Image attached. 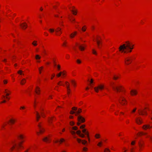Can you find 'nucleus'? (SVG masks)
Wrapping results in <instances>:
<instances>
[{
  "label": "nucleus",
  "mask_w": 152,
  "mask_h": 152,
  "mask_svg": "<svg viewBox=\"0 0 152 152\" xmlns=\"http://www.w3.org/2000/svg\"><path fill=\"white\" fill-rule=\"evenodd\" d=\"M97 145L99 147H102L103 145V142L102 141L99 142L97 144Z\"/></svg>",
  "instance_id": "obj_38"
},
{
  "label": "nucleus",
  "mask_w": 152,
  "mask_h": 152,
  "mask_svg": "<svg viewBox=\"0 0 152 152\" xmlns=\"http://www.w3.org/2000/svg\"><path fill=\"white\" fill-rule=\"evenodd\" d=\"M92 53L94 55L96 56L97 55V53L96 51L94 49H93L92 50Z\"/></svg>",
  "instance_id": "obj_53"
},
{
  "label": "nucleus",
  "mask_w": 152,
  "mask_h": 152,
  "mask_svg": "<svg viewBox=\"0 0 152 152\" xmlns=\"http://www.w3.org/2000/svg\"><path fill=\"white\" fill-rule=\"evenodd\" d=\"M96 39L97 47L99 49H101L102 47V40L101 37L96 36Z\"/></svg>",
  "instance_id": "obj_6"
},
{
  "label": "nucleus",
  "mask_w": 152,
  "mask_h": 152,
  "mask_svg": "<svg viewBox=\"0 0 152 152\" xmlns=\"http://www.w3.org/2000/svg\"><path fill=\"white\" fill-rule=\"evenodd\" d=\"M7 125V123L6 122L4 123L2 125L1 127V130H3L5 129V127Z\"/></svg>",
  "instance_id": "obj_30"
},
{
  "label": "nucleus",
  "mask_w": 152,
  "mask_h": 152,
  "mask_svg": "<svg viewBox=\"0 0 152 152\" xmlns=\"http://www.w3.org/2000/svg\"><path fill=\"white\" fill-rule=\"evenodd\" d=\"M139 148V152H141L145 148V143L144 141L142 140H140L138 143Z\"/></svg>",
  "instance_id": "obj_9"
},
{
  "label": "nucleus",
  "mask_w": 152,
  "mask_h": 152,
  "mask_svg": "<svg viewBox=\"0 0 152 152\" xmlns=\"http://www.w3.org/2000/svg\"><path fill=\"white\" fill-rule=\"evenodd\" d=\"M135 121L136 123L138 125H140L143 123L142 119L140 117L137 118L135 120Z\"/></svg>",
  "instance_id": "obj_19"
},
{
  "label": "nucleus",
  "mask_w": 152,
  "mask_h": 152,
  "mask_svg": "<svg viewBox=\"0 0 152 152\" xmlns=\"http://www.w3.org/2000/svg\"><path fill=\"white\" fill-rule=\"evenodd\" d=\"M82 143L83 145H85L87 143V141L85 140H82Z\"/></svg>",
  "instance_id": "obj_62"
},
{
  "label": "nucleus",
  "mask_w": 152,
  "mask_h": 152,
  "mask_svg": "<svg viewBox=\"0 0 152 152\" xmlns=\"http://www.w3.org/2000/svg\"><path fill=\"white\" fill-rule=\"evenodd\" d=\"M40 118V116L39 113L37 112H36V118L37 121H38Z\"/></svg>",
  "instance_id": "obj_39"
},
{
  "label": "nucleus",
  "mask_w": 152,
  "mask_h": 152,
  "mask_svg": "<svg viewBox=\"0 0 152 152\" xmlns=\"http://www.w3.org/2000/svg\"><path fill=\"white\" fill-rule=\"evenodd\" d=\"M70 82L74 87H76L77 86V83L74 80H71Z\"/></svg>",
  "instance_id": "obj_32"
},
{
  "label": "nucleus",
  "mask_w": 152,
  "mask_h": 152,
  "mask_svg": "<svg viewBox=\"0 0 152 152\" xmlns=\"http://www.w3.org/2000/svg\"><path fill=\"white\" fill-rule=\"evenodd\" d=\"M76 62L78 64H80L81 63V60L79 59H77L76 61Z\"/></svg>",
  "instance_id": "obj_63"
},
{
  "label": "nucleus",
  "mask_w": 152,
  "mask_h": 152,
  "mask_svg": "<svg viewBox=\"0 0 152 152\" xmlns=\"http://www.w3.org/2000/svg\"><path fill=\"white\" fill-rule=\"evenodd\" d=\"M142 128L143 130L146 131L152 129V126L149 124H145L143 125Z\"/></svg>",
  "instance_id": "obj_17"
},
{
  "label": "nucleus",
  "mask_w": 152,
  "mask_h": 152,
  "mask_svg": "<svg viewBox=\"0 0 152 152\" xmlns=\"http://www.w3.org/2000/svg\"><path fill=\"white\" fill-rule=\"evenodd\" d=\"M119 102L122 106H125L128 104V101L126 98L122 96L119 97Z\"/></svg>",
  "instance_id": "obj_7"
},
{
  "label": "nucleus",
  "mask_w": 152,
  "mask_h": 152,
  "mask_svg": "<svg viewBox=\"0 0 152 152\" xmlns=\"http://www.w3.org/2000/svg\"><path fill=\"white\" fill-rule=\"evenodd\" d=\"M66 75V72L65 70L61 72V76L63 78L65 77Z\"/></svg>",
  "instance_id": "obj_35"
},
{
  "label": "nucleus",
  "mask_w": 152,
  "mask_h": 152,
  "mask_svg": "<svg viewBox=\"0 0 152 152\" xmlns=\"http://www.w3.org/2000/svg\"><path fill=\"white\" fill-rule=\"evenodd\" d=\"M57 85L58 86H64L65 85L64 82L61 81H59L57 83Z\"/></svg>",
  "instance_id": "obj_34"
},
{
  "label": "nucleus",
  "mask_w": 152,
  "mask_h": 152,
  "mask_svg": "<svg viewBox=\"0 0 152 152\" xmlns=\"http://www.w3.org/2000/svg\"><path fill=\"white\" fill-rule=\"evenodd\" d=\"M76 46H78L79 50L81 51H84L87 47L86 45L85 44H80L78 45V44L76 43Z\"/></svg>",
  "instance_id": "obj_12"
},
{
  "label": "nucleus",
  "mask_w": 152,
  "mask_h": 152,
  "mask_svg": "<svg viewBox=\"0 0 152 152\" xmlns=\"http://www.w3.org/2000/svg\"><path fill=\"white\" fill-rule=\"evenodd\" d=\"M70 10L74 15H77V10L75 7H72L70 9Z\"/></svg>",
  "instance_id": "obj_20"
},
{
  "label": "nucleus",
  "mask_w": 152,
  "mask_h": 152,
  "mask_svg": "<svg viewBox=\"0 0 152 152\" xmlns=\"http://www.w3.org/2000/svg\"><path fill=\"white\" fill-rule=\"evenodd\" d=\"M56 35L57 36H60L62 34L61 28L60 27H57L55 30Z\"/></svg>",
  "instance_id": "obj_16"
},
{
  "label": "nucleus",
  "mask_w": 152,
  "mask_h": 152,
  "mask_svg": "<svg viewBox=\"0 0 152 152\" xmlns=\"http://www.w3.org/2000/svg\"><path fill=\"white\" fill-rule=\"evenodd\" d=\"M147 133L143 132H138L137 133V135L138 136L141 137L142 136H145V135H147Z\"/></svg>",
  "instance_id": "obj_23"
},
{
  "label": "nucleus",
  "mask_w": 152,
  "mask_h": 152,
  "mask_svg": "<svg viewBox=\"0 0 152 152\" xmlns=\"http://www.w3.org/2000/svg\"><path fill=\"white\" fill-rule=\"evenodd\" d=\"M17 146L16 144H14L13 146L10 148V152H12L15 149Z\"/></svg>",
  "instance_id": "obj_33"
},
{
  "label": "nucleus",
  "mask_w": 152,
  "mask_h": 152,
  "mask_svg": "<svg viewBox=\"0 0 152 152\" xmlns=\"http://www.w3.org/2000/svg\"><path fill=\"white\" fill-rule=\"evenodd\" d=\"M31 45L34 47H36L38 45V41L36 40H34L32 42Z\"/></svg>",
  "instance_id": "obj_28"
},
{
  "label": "nucleus",
  "mask_w": 152,
  "mask_h": 152,
  "mask_svg": "<svg viewBox=\"0 0 152 152\" xmlns=\"http://www.w3.org/2000/svg\"><path fill=\"white\" fill-rule=\"evenodd\" d=\"M78 129V127L76 126H73L72 128V129L75 131L77 130Z\"/></svg>",
  "instance_id": "obj_59"
},
{
  "label": "nucleus",
  "mask_w": 152,
  "mask_h": 152,
  "mask_svg": "<svg viewBox=\"0 0 152 152\" xmlns=\"http://www.w3.org/2000/svg\"><path fill=\"white\" fill-rule=\"evenodd\" d=\"M138 94V91L135 89H132L129 92L130 95L132 96H136Z\"/></svg>",
  "instance_id": "obj_14"
},
{
  "label": "nucleus",
  "mask_w": 152,
  "mask_h": 152,
  "mask_svg": "<svg viewBox=\"0 0 152 152\" xmlns=\"http://www.w3.org/2000/svg\"><path fill=\"white\" fill-rule=\"evenodd\" d=\"M86 134V135L88 138V141H89V142H90V139L89 137V133H88V132H87Z\"/></svg>",
  "instance_id": "obj_51"
},
{
  "label": "nucleus",
  "mask_w": 152,
  "mask_h": 152,
  "mask_svg": "<svg viewBox=\"0 0 152 152\" xmlns=\"http://www.w3.org/2000/svg\"><path fill=\"white\" fill-rule=\"evenodd\" d=\"M62 46L64 47H66L67 46V42L66 41H64L63 43Z\"/></svg>",
  "instance_id": "obj_41"
},
{
  "label": "nucleus",
  "mask_w": 152,
  "mask_h": 152,
  "mask_svg": "<svg viewBox=\"0 0 152 152\" xmlns=\"http://www.w3.org/2000/svg\"><path fill=\"white\" fill-rule=\"evenodd\" d=\"M51 135H48L42 138V140L45 142L47 143H50L51 142Z\"/></svg>",
  "instance_id": "obj_10"
},
{
  "label": "nucleus",
  "mask_w": 152,
  "mask_h": 152,
  "mask_svg": "<svg viewBox=\"0 0 152 152\" xmlns=\"http://www.w3.org/2000/svg\"><path fill=\"white\" fill-rule=\"evenodd\" d=\"M94 137L95 139H99L101 138V136L100 134L96 133L95 134Z\"/></svg>",
  "instance_id": "obj_31"
},
{
  "label": "nucleus",
  "mask_w": 152,
  "mask_h": 152,
  "mask_svg": "<svg viewBox=\"0 0 152 152\" xmlns=\"http://www.w3.org/2000/svg\"><path fill=\"white\" fill-rule=\"evenodd\" d=\"M17 138L18 140H20V141H23V142H25V139L26 138V136L23 134H20L17 136Z\"/></svg>",
  "instance_id": "obj_13"
},
{
  "label": "nucleus",
  "mask_w": 152,
  "mask_h": 152,
  "mask_svg": "<svg viewBox=\"0 0 152 152\" xmlns=\"http://www.w3.org/2000/svg\"><path fill=\"white\" fill-rule=\"evenodd\" d=\"M82 112V110L80 108H79L77 109V110L76 113V115H77L78 114H79V113H81Z\"/></svg>",
  "instance_id": "obj_43"
},
{
  "label": "nucleus",
  "mask_w": 152,
  "mask_h": 152,
  "mask_svg": "<svg viewBox=\"0 0 152 152\" xmlns=\"http://www.w3.org/2000/svg\"><path fill=\"white\" fill-rule=\"evenodd\" d=\"M70 132L71 133V134L73 136L75 135L76 134V132L74 131L73 130L71 129L70 130Z\"/></svg>",
  "instance_id": "obj_46"
},
{
  "label": "nucleus",
  "mask_w": 152,
  "mask_h": 152,
  "mask_svg": "<svg viewBox=\"0 0 152 152\" xmlns=\"http://www.w3.org/2000/svg\"><path fill=\"white\" fill-rule=\"evenodd\" d=\"M65 141V140L64 138H61L59 140V143L60 144H61L62 143L64 142Z\"/></svg>",
  "instance_id": "obj_42"
},
{
  "label": "nucleus",
  "mask_w": 152,
  "mask_h": 152,
  "mask_svg": "<svg viewBox=\"0 0 152 152\" xmlns=\"http://www.w3.org/2000/svg\"><path fill=\"white\" fill-rule=\"evenodd\" d=\"M39 132H36L37 134L39 135L40 134H43L45 132V129L42 127V124L41 123H39L38 125Z\"/></svg>",
  "instance_id": "obj_8"
},
{
  "label": "nucleus",
  "mask_w": 152,
  "mask_h": 152,
  "mask_svg": "<svg viewBox=\"0 0 152 152\" xmlns=\"http://www.w3.org/2000/svg\"><path fill=\"white\" fill-rule=\"evenodd\" d=\"M23 71L21 70H19L18 71V73L20 75H24V74L23 73Z\"/></svg>",
  "instance_id": "obj_54"
},
{
  "label": "nucleus",
  "mask_w": 152,
  "mask_h": 152,
  "mask_svg": "<svg viewBox=\"0 0 152 152\" xmlns=\"http://www.w3.org/2000/svg\"><path fill=\"white\" fill-rule=\"evenodd\" d=\"M4 93H5L6 94H11V91L8 89H5L4 90Z\"/></svg>",
  "instance_id": "obj_47"
},
{
  "label": "nucleus",
  "mask_w": 152,
  "mask_h": 152,
  "mask_svg": "<svg viewBox=\"0 0 152 152\" xmlns=\"http://www.w3.org/2000/svg\"><path fill=\"white\" fill-rule=\"evenodd\" d=\"M55 66H57V68L58 71H60L61 70V66L60 64L57 65L56 64H55Z\"/></svg>",
  "instance_id": "obj_48"
},
{
  "label": "nucleus",
  "mask_w": 152,
  "mask_h": 152,
  "mask_svg": "<svg viewBox=\"0 0 152 152\" xmlns=\"http://www.w3.org/2000/svg\"><path fill=\"white\" fill-rule=\"evenodd\" d=\"M44 68V67L43 66H41L39 68L38 70L39 71V74H41L42 73V71L43 70Z\"/></svg>",
  "instance_id": "obj_37"
},
{
  "label": "nucleus",
  "mask_w": 152,
  "mask_h": 152,
  "mask_svg": "<svg viewBox=\"0 0 152 152\" xmlns=\"http://www.w3.org/2000/svg\"><path fill=\"white\" fill-rule=\"evenodd\" d=\"M55 119L54 117H51L49 119V121L50 123H51L53 120Z\"/></svg>",
  "instance_id": "obj_52"
},
{
  "label": "nucleus",
  "mask_w": 152,
  "mask_h": 152,
  "mask_svg": "<svg viewBox=\"0 0 152 152\" xmlns=\"http://www.w3.org/2000/svg\"><path fill=\"white\" fill-rule=\"evenodd\" d=\"M135 148L134 147L132 146L130 149V152H135Z\"/></svg>",
  "instance_id": "obj_44"
},
{
  "label": "nucleus",
  "mask_w": 152,
  "mask_h": 152,
  "mask_svg": "<svg viewBox=\"0 0 152 152\" xmlns=\"http://www.w3.org/2000/svg\"><path fill=\"white\" fill-rule=\"evenodd\" d=\"M40 89L38 86H36L35 89V92L37 95H39L40 94Z\"/></svg>",
  "instance_id": "obj_24"
},
{
  "label": "nucleus",
  "mask_w": 152,
  "mask_h": 152,
  "mask_svg": "<svg viewBox=\"0 0 152 152\" xmlns=\"http://www.w3.org/2000/svg\"><path fill=\"white\" fill-rule=\"evenodd\" d=\"M23 141H20L18 144V148L20 149L22 148H23V144L24 143Z\"/></svg>",
  "instance_id": "obj_27"
},
{
  "label": "nucleus",
  "mask_w": 152,
  "mask_h": 152,
  "mask_svg": "<svg viewBox=\"0 0 152 152\" xmlns=\"http://www.w3.org/2000/svg\"><path fill=\"white\" fill-rule=\"evenodd\" d=\"M11 94H6L5 95H3L2 97V99H7L8 100L10 99V98L9 97V96Z\"/></svg>",
  "instance_id": "obj_26"
},
{
  "label": "nucleus",
  "mask_w": 152,
  "mask_h": 152,
  "mask_svg": "<svg viewBox=\"0 0 152 152\" xmlns=\"http://www.w3.org/2000/svg\"><path fill=\"white\" fill-rule=\"evenodd\" d=\"M69 20L72 23H74L75 22V19L73 18H72L69 19Z\"/></svg>",
  "instance_id": "obj_60"
},
{
  "label": "nucleus",
  "mask_w": 152,
  "mask_h": 152,
  "mask_svg": "<svg viewBox=\"0 0 152 152\" xmlns=\"http://www.w3.org/2000/svg\"><path fill=\"white\" fill-rule=\"evenodd\" d=\"M65 85L67 89V94L69 95L71 92L70 83L66 81L65 82Z\"/></svg>",
  "instance_id": "obj_15"
},
{
  "label": "nucleus",
  "mask_w": 152,
  "mask_h": 152,
  "mask_svg": "<svg viewBox=\"0 0 152 152\" xmlns=\"http://www.w3.org/2000/svg\"><path fill=\"white\" fill-rule=\"evenodd\" d=\"M87 29V27L86 26H83L82 28V31L83 32H85Z\"/></svg>",
  "instance_id": "obj_45"
},
{
  "label": "nucleus",
  "mask_w": 152,
  "mask_h": 152,
  "mask_svg": "<svg viewBox=\"0 0 152 152\" xmlns=\"http://www.w3.org/2000/svg\"><path fill=\"white\" fill-rule=\"evenodd\" d=\"M75 123L73 121H71L69 122V125L71 126H73L75 125Z\"/></svg>",
  "instance_id": "obj_61"
},
{
  "label": "nucleus",
  "mask_w": 152,
  "mask_h": 152,
  "mask_svg": "<svg viewBox=\"0 0 152 152\" xmlns=\"http://www.w3.org/2000/svg\"><path fill=\"white\" fill-rule=\"evenodd\" d=\"M77 120L78 121L82 123H84L85 122V119L84 117L80 115L78 116Z\"/></svg>",
  "instance_id": "obj_18"
},
{
  "label": "nucleus",
  "mask_w": 152,
  "mask_h": 152,
  "mask_svg": "<svg viewBox=\"0 0 152 152\" xmlns=\"http://www.w3.org/2000/svg\"><path fill=\"white\" fill-rule=\"evenodd\" d=\"M59 5V4L58 2H56V4L53 5V8L55 9H56L57 7Z\"/></svg>",
  "instance_id": "obj_40"
},
{
  "label": "nucleus",
  "mask_w": 152,
  "mask_h": 152,
  "mask_svg": "<svg viewBox=\"0 0 152 152\" xmlns=\"http://www.w3.org/2000/svg\"><path fill=\"white\" fill-rule=\"evenodd\" d=\"M79 136L80 137H81L82 138H84L85 137V134H83L81 133L79 135Z\"/></svg>",
  "instance_id": "obj_64"
},
{
  "label": "nucleus",
  "mask_w": 152,
  "mask_h": 152,
  "mask_svg": "<svg viewBox=\"0 0 152 152\" xmlns=\"http://www.w3.org/2000/svg\"><path fill=\"white\" fill-rule=\"evenodd\" d=\"M26 109V107L25 106H21L20 108V110H25Z\"/></svg>",
  "instance_id": "obj_57"
},
{
  "label": "nucleus",
  "mask_w": 152,
  "mask_h": 152,
  "mask_svg": "<svg viewBox=\"0 0 152 152\" xmlns=\"http://www.w3.org/2000/svg\"><path fill=\"white\" fill-rule=\"evenodd\" d=\"M26 80L25 78L22 79L20 82V84L21 85H24L25 84L26 82Z\"/></svg>",
  "instance_id": "obj_29"
},
{
  "label": "nucleus",
  "mask_w": 152,
  "mask_h": 152,
  "mask_svg": "<svg viewBox=\"0 0 152 152\" xmlns=\"http://www.w3.org/2000/svg\"><path fill=\"white\" fill-rule=\"evenodd\" d=\"M135 45L132 42L127 41L125 43L120 46L118 51L121 53H131L134 48Z\"/></svg>",
  "instance_id": "obj_1"
},
{
  "label": "nucleus",
  "mask_w": 152,
  "mask_h": 152,
  "mask_svg": "<svg viewBox=\"0 0 152 152\" xmlns=\"http://www.w3.org/2000/svg\"><path fill=\"white\" fill-rule=\"evenodd\" d=\"M82 132L83 133H84L86 135V133L88 132V133H89L88 131L86 130V129H84L82 130Z\"/></svg>",
  "instance_id": "obj_58"
},
{
  "label": "nucleus",
  "mask_w": 152,
  "mask_h": 152,
  "mask_svg": "<svg viewBox=\"0 0 152 152\" xmlns=\"http://www.w3.org/2000/svg\"><path fill=\"white\" fill-rule=\"evenodd\" d=\"M78 32L77 31H74L71 33L69 35V37L71 39L74 38L77 34Z\"/></svg>",
  "instance_id": "obj_21"
},
{
  "label": "nucleus",
  "mask_w": 152,
  "mask_h": 152,
  "mask_svg": "<svg viewBox=\"0 0 152 152\" xmlns=\"http://www.w3.org/2000/svg\"><path fill=\"white\" fill-rule=\"evenodd\" d=\"M48 31L51 34L53 33L55 31L54 29L53 28H50L48 30Z\"/></svg>",
  "instance_id": "obj_49"
},
{
  "label": "nucleus",
  "mask_w": 152,
  "mask_h": 152,
  "mask_svg": "<svg viewBox=\"0 0 152 152\" xmlns=\"http://www.w3.org/2000/svg\"><path fill=\"white\" fill-rule=\"evenodd\" d=\"M104 152H110V151L109 148H106L104 149Z\"/></svg>",
  "instance_id": "obj_55"
},
{
  "label": "nucleus",
  "mask_w": 152,
  "mask_h": 152,
  "mask_svg": "<svg viewBox=\"0 0 152 152\" xmlns=\"http://www.w3.org/2000/svg\"><path fill=\"white\" fill-rule=\"evenodd\" d=\"M105 86L104 84L103 83H100L97 86L95 87L94 88V89L96 93H98L99 92L102 91L103 90Z\"/></svg>",
  "instance_id": "obj_3"
},
{
  "label": "nucleus",
  "mask_w": 152,
  "mask_h": 152,
  "mask_svg": "<svg viewBox=\"0 0 152 152\" xmlns=\"http://www.w3.org/2000/svg\"><path fill=\"white\" fill-rule=\"evenodd\" d=\"M137 108L136 107H134V108L130 112V113L131 115L134 114L135 113L136 110H137Z\"/></svg>",
  "instance_id": "obj_36"
},
{
  "label": "nucleus",
  "mask_w": 152,
  "mask_h": 152,
  "mask_svg": "<svg viewBox=\"0 0 152 152\" xmlns=\"http://www.w3.org/2000/svg\"><path fill=\"white\" fill-rule=\"evenodd\" d=\"M136 140H134L132 141L131 143V145L132 146L134 145L136 143Z\"/></svg>",
  "instance_id": "obj_50"
},
{
  "label": "nucleus",
  "mask_w": 152,
  "mask_h": 152,
  "mask_svg": "<svg viewBox=\"0 0 152 152\" xmlns=\"http://www.w3.org/2000/svg\"><path fill=\"white\" fill-rule=\"evenodd\" d=\"M112 89L113 91L117 92L125 93L126 92V90L124 87L121 84L113 86Z\"/></svg>",
  "instance_id": "obj_2"
},
{
  "label": "nucleus",
  "mask_w": 152,
  "mask_h": 152,
  "mask_svg": "<svg viewBox=\"0 0 152 152\" xmlns=\"http://www.w3.org/2000/svg\"><path fill=\"white\" fill-rule=\"evenodd\" d=\"M41 58L40 56L39 55H36L35 56V59L36 60L40 59Z\"/></svg>",
  "instance_id": "obj_56"
},
{
  "label": "nucleus",
  "mask_w": 152,
  "mask_h": 152,
  "mask_svg": "<svg viewBox=\"0 0 152 152\" xmlns=\"http://www.w3.org/2000/svg\"><path fill=\"white\" fill-rule=\"evenodd\" d=\"M133 61L132 57L131 56H127L125 58L124 60V65L128 66L131 64Z\"/></svg>",
  "instance_id": "obj_5"
},
{
  "label": "nucleus",
  "mask_w": 152,
  "mask_h": 152,
  "mask_svg": "<svg viewBox=\"0 0 152 152\" xmlns=\"http://www.w3.org/2000/svg\"><path fill=\"white\" fill-rule=\"evenodd\" d=\"M121 75L119 74L115 75L113 76V79L115 80H117L120 79Z\"/></svg>",
  "instance_id": "obj_25"
},
{
  "label": "nucleus",
  "mask_w": 152,
  "mask_h": 152,
  "mask_svg": "<svg viewBox=\"0 0 152 152\" xmlns=\"http://www.w3.org/2000/svg\"><path fill=\"white\" fill-rule=\"evenodd\" d=\"M148 109L147 106L145 107L144 108L139 109L138 110V113L140 115L147 116L148 114L147 110Z\"/></svg>",
  "instance_id": "obj_4"
},
{
  "label": "nucleus",
  "mask_w": 152,
  "mask_h": 152,
  "mask_svg": "<svg viewBox=\"0 0 152 152\" xmlns=\"http://www.w3.org/2000/svg\"><path fill=\"white\" fill-rule=\"evenodd\" d=\"M21 28L23 29H25L27 27V25L26 23L23 22L21 24Z\"/></svg>",
  "instance_id": "obj_22"
},
{
  "label": "nucleus",
  "mask_w": 152,
  "mask_h": 152,
  "mask_svg": "<svg viewBox=\"0 0 152 152\" xmlns=\"http://www.w3.org/2000/svg\"><path fill=\"white\" fill-rule=\"evenodd\" d=\"M17 121L16 118L12 117L10 118L8 121L7 124L10 126H12L15 124Z\"/></svg>",
  "instance_id": "obj_11"
}]
</instances>
